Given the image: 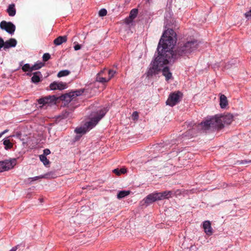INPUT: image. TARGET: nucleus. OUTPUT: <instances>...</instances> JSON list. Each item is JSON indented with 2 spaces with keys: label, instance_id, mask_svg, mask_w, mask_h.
I'll return each mask as SVG.
<instances>
[{
  "label": "nucleus",
  "instance_id": "obj_1",
  "mask_svg": "<svg viewBox=\"0 0 251 251\" xmlns=\"http://www.w3.org/2000/svg\"><path fill=\"white\" fill-rule=\"evenodd\" d=\"M176 33L172 29H168L163 34L160 39L162 50H164L167 57H170L172 63L180 56H188L195 51L199 47V42L195 40L189 41L186 43L180 44L177 49L173 52L172 49L176 43Z\"/></svg>",
  "mask_w": 251,
  "mask_h": 251
},
{
  "label": "nucleus",
  "instance_id": "obj_2",
  "mask_svg": "<svg viewBox=\"0 0 251 251\" xmlns=\"http://www.w3.org/2000/svg\"><path fill=\"white\" fill-rule=\"evenodd\" d=\"M233 121V116L230 114L216 116L201 122L199 129L206 130L211 128H221L225 125H229Z\"/></svg>",
  "mask_w": 251,
  "mask_h": 251
},
{
  "label": "nucleus",
  "instance_id": "obj_3",
  "mask_svg": "<svg viewBox=\"0 0 251 251\" xmlns=\"http://www.w3.org/2000/svg\"><path fill=\"white\" fill-rule=\"evenodd\" d=\"M162 41V39H160L158 45L157 51L158 55L151 63L149 68L147 72V75L148 76H152L158 74L164 65L172 63L171 61L170 57L168 56L167 57L166 53H165L164 50H162L161 42Z\"/></svg>",
  "mask_w": 251,
  "mask_h": 251
},
{
  "label": "nucleus",
  "instance_id": "obj_4",
  "mask_svg": "<svg viewBox=\"0 0 251 251\" xmlns=\"http://www.w3.org/2000/svg\"><path fill=\"white\" fill-rule=\"evenodd\" d=\"M107 110L105 108H101L94 112L91 115L90 120L86 122L83 126L77 127L75 129V132L77 134H84L87 131L93 128L98 122L105 115Z\"/></svg>",
  "mask_w": 251,
  "mask_h": 251
},
{
  "label": "nucleus",
  "instance_id": "obj_5",
  "mask_svg": "<svg viewBox=\"0 0 251 251\" xmlns=\"http://www.w3.org/2000/svg\"><path fill=\"white\" fill-rule=\"evenodd\" d=\"M182 93L179 91L171 94L166 101V104L171 106L176 104L182 98Z\"/></svg>",
  "mask_w": 251,
  "mask_h": 251
},
{
  "label": "nucleus",
  "instance_id": "obj_6",
  "mask_svg": "<svg viewBox=\"0 0 251 251\" xmlns=\"http://www.w3.org/2000/svg\"><path fill=\"white\" fill-rule=\"evenodd\" d=\"M16 164L15 158L0 161V172L8 171L12 169Z\"/></svg>",
  "mask_w": 251,
  "mask_h": 251
},
{
  "label": "nucleus",
  "instance_id": "obj_7",
  "mask_svg": "<svg viewBox=\"0 0 251 251\" xmlns=\"http://www.w3.org/2000/svg\"><path fill=\"white\" fill-rule=\"evenodd\" d=\"M0 28L5 30L9 34H12L14 33L16 27L15 25L11 22H7L5 21H2L0 24Z\"/></svg>",
  "mask_w": 251,
  "mask_h": 251
},
{
  "label": "nucleus",
  "instance_id": "obj_8",
  "mask_svg": "<svg viewBox=\"0 0 251 251\" xmlns=\"http://www.w3.org/2000/svg\"><path fill=\"white\" fill-rule=\"evenodd\" d=\"M57 98L54 96H49L45 98H42L38 100V103L42 104L43 105L48 104L51 105V104H55Z\"/></svg>",
  "mask_w": 251,
  "mask_h": 251
},
{
  "label": "nucleus",
  "instance_id": "obj_9",
  "mask_svg": "<svg viewBox=\"0 0 251 251\" xmlns=\"http://www.w3.org/2000/svg\"><path fill=\"white\" fill-rule=\"evenodd\" d=\"M67 84L62 82L54 81L50 85V89L51 90H62L67 88Z\"/></svg>",
  "mask_w": 251,
  "mask_h": 251
},
{
  "label": "nucleus",
  "instance_id": "obj_10",
  "mask_svg": "<svg viewBox=\"0 0 251 251\" xmlns=\"http://www.w3.org/2000/svg\"><path fill=\"white\" fill-rule=\"evenodd\" d=\"M159 200L160 199L158 193L155 192L148 195L145 199V202L149 204Z\"/></svg>",
  "mask_w": 251,
  "mask_h": 251
},
{
  "label": "nucleus",
  "instance_id": "obj_11",
  "mask_svg": "<svg viewBox=\"0 0 251 251\" xmlns=\"http://www.w3.org/2000/svg\"><path fill=\"white\" fill-rule=\"evenodd\" d=\"M202 227L204 232L207 235L210 236L213 234V229L210 221H205L203 222Z\"/></svg>",
  "mask_w": 251,
  "mask_h": 251
},
{
  "label": "nucleus",
  "instance_id": "obj_12",
  "mask_svg": "<svg viewBox=\"0 0 251 251\" xmlns=\"http://www.w3.org/2000/svg\"><path fill=\"white\" fill-rule=\"evenodd\" d=\"M160 200L169 199L172 197L173 194L172 191H165L162 192H158Z\"/></svg>",
  "mask_w": 251,
  "mask_h": 251
},
{
  "label": "nucleus",
  "instance_id": "obj_13",
  "mask_svg": "<svg viewBox=\"0 0 251 251\" xmlns=\"http://www.w3.org/2000/svg\"><path fill=\"white\" fill-rule=\"evenodd\" d=\"M4 49H9L11 47H15L17 44V41L15 39L11 38L5 42H4Z\"/></svg>",
  "mask_w": 251,
  "mask_h": 251
},
{
  "label": "nucleus",
  "instance_id": "obj_14",
  "mask_svg": "<svg viewBox=\"0 0 251 251\" xmlns=\"http://www.w3.org/2000/svg\"><path fill=\"white\" fill-rule=\"evenodd\" d=\"M163 75L165 77L166 80H168L172 77V73L168 67H165L162 68Z\"/></svg>",
  "mask_w": 251,
  "mask_h": 251
},
{
  "label": "nucleus",
  "instance_id": "obj_15",
  "mask_svg": "<svg viewBox=\"0 0 251 251\" xmlns=\"http://www.w3.org/2000/svg\"><path fill=\"white\" fill-rule=\"evenodd\" d=\"M103 72L104 70H102L97 74L96 78V80L97 81L102 83H104L108 81V79L107 78L101 76L103 73Z\"/></svg>",
  "mask_w": 251,
  "mask_h": 251
},
{
  "label": "nucleus",
  "instance_id": "obj_16",
  "mask_svg": "<svg viewBox=\"0 0 251 251\" xmlns=\"http://www.w3.org/2000/svg\"><path fill=\"white\" fill-rule=\"evenodd\" d=\"M15 7L14 4H11L8 6L7 9V12L9 16L13 17L15 15L16 11Z\"/></svg>",
  "mask_w": 251,
  "mask_h": 251
},
{
  "label": "nucleus",
  "instance_id": "obj_17",
  "mask_svg": "<svg viewBox=\"0 0 251 251\" xmlns=\"http://www.w3.org/2000/svg\"><path fill=\"white\" fill-rule=\"evenodd\" d=\"M67 41V36H59L54 40V44L57 46L60 45Z\"/></svg>",
  "mask_w": 251,
  "mask_h": 251
},
{
  "label": "nucleus",
  "instance_id": "obj_18",
  "mask_svg": "<svg viewBox=\"0 0 251 251\" xmlns=\"http://www.w3.org/2000/svg\"><path fill=\"white\" fill-rule=\"evenodd\" d=\"M227 100L224 95H221L220 98V105L222 108H225L227 105Z\"/></svg>",
  "mask_w": 251,
  "mask_h": 251
},
{
  "label": "nucleus",
  "instance_id": "obj_19",
  "mask_svg": "<svg viewBox=\"0 0 251 251\" xmlns=\"http://www.w3.org/2000/svg\"><path fill=\"white\" fill-rule=\"evenodd\" d=\"M83 93V91L82 90H76L75 91L69 93L68 96L70 98V100H72L75 97L80 96Z\"/></svg>",
  "mask_w": 251,
  "mask_h": 251
},
{
  "label": "nucleus",
  "instance_id": "obj_20",
  "mask_svg": "<svg viewBox=\"0 0 251 251\" xmlns=\"http://www.w3.org/2000/svg\"><path fill=\"white\" fill-rule=\"evenodd\" d=\"M3 144L6 150L11 149L13 147V144L7 138L3 140Z\"/></svg>",
  "mask_w": 251,
  "mask_h": 251
},
{
  "label": "nucleus",
  "instance_id": "obj_21",
  "mask_svg": "<svg viewBox=\"0 0 251 251\" xmlns=\"http://www.w3.org/2000/svg\"><path fill=\"white\" fill-rule=\"evenodd\" d=\"M130 192L129 191H121L117 194V198L119 199H123L128 196L130 194Z\"/></svg>",
  "mask_w": 251,
  "mask_h": 251
},
{
  "label": "nucleus",
  "instance_id": "obj_22",
  "mask_svg": "<svg viewBox=\"0 0 251 251\" xmlns=\"http://www.w3.org/2000/svg\"><path fill=\"white\" fill-rule=\"evenodd\" d=\"M70 74V72L67 70H64L60 71L57 74V76L58 77H61L63 76H66Z\"/></svg>",
  "mask_w": 251,
  "mask_h": 251
},
{
  "label": "nucleus",
  "instance_id": "obj_23",
  "mask_svg": "<svg viewBox=\"0 0 251 251\" xmlns=\"http://www.w3.org/2000/svg\"><path fill=\"white\" fill-rule=\"evenodd\" d=\"M39 158L40 160L43 163V164L46 166L48 165L50 163L49 160L47 159L45 155H40L39 156Z\"/></svg>",
  "mask_w": 251,
  "mask_h": 251
},
{
  "label": "nucleus",
  "instance_id": "obj_24",
  "mask_svg": "<svg viewBox=\"0 0 251 251\" xmlns=\"http://www.w3.org/2000/svg\"><path fill=\"white\" fill-rule=\"evenodd\" d=\"M44 65V63L42 62H39L35 64L34 65L32 66L31 70H36L40 69Z\"/></svg>",
  "mask_w": 251,
  "mask_h": 251
},
{
  "label": "nucleus",
  "instance_id": "obj_25",
  "mask_svg": "<svg viewBox=\"0 0 251 251\" xmlns=\"http://www.w3.org/2000/svg\"><path fill=\"white\" fill-rule=\"evenodd\" d=\"M37 74V73H34L31 78V81L33 83H38L40 81V78L36 75Z\"/></svg>",
  "mask_w": 251,
  "mask_h": 251
},
{
  "label": "nucleus",
  "instance_id": "obj_26",
  "mask_svg": "<svg viewBox=\"0 0 251 251\" xmlns=\"http://www.w3.org/2000/svg\"><path fill=\"white\" fill-rule=\"evenodd\" d=\"M138 13V10L136 9H133L130 13L129 18L131 19H134Z\"/></svg>",
  "mask_w": 251,
  "mask_h": 251
},
{
  "label": "nucleus",
  "instance_id": "obj_27",
  "mask_svg": "<svg viewBox=\"0 0 251 251\" xmlns=\"http://www.w3.org/2000/svg\"><path fill=\"white\" fill-rule=\"evenodd\" d=\"M31 68H32V66L31 67L29 64L27 63V64H25L23 66L22 70L24 72H28V71L32 72L33 71V70H31Z\"/></svg>",
  "mask_w": 251,
  "mask_h": 251
},
{
  "label": "nucleus",
  "instance_id": "obj_28",
  "mask_svg": "<svg viewBox=\"0 0 251 251\" xmlns=\"http://www.w3.org/2000/svg\"><path fill=\"white\" fill-rule=\"evenodd\" d=\"M116 72L115 71H114L112 70H109V71H108L109 77L107 78L108 79V81L111 79V78L114 75L116 74Z\"/></svg>",
  "mask_w": 251,
  "mask_h": 251
},
{
  "label": "nucleus",
  "instance_id": "obj_29",
  "mask_svg": "<svg viewBox=\"0 0 251 251\" xmlns=\"http://www.w3.org/2000/svg\"><path fill=\"white\" fill-rule=\"evenodd\" d=\"M107 14V11L105 9H101L99 11V15L100 16L103 17Z\"/></svg>",
  "mask_w": 251,
  "mask_h": 251
},
{
  "label": "nucleus",
  "instance_id": "obj_30",
  "mask_svg": "<svg viewBox=\"0 0 251 251\" xmlns=\"http://www.w3.org/2000/svg\"><path fill=\"white\" fill-rule=\"evenodd\" d=\"M50 54L48 53H46L43 54V60L44 61H47L48 60L50 59Z\"/></svg>",
  "mask_w": 251,
  "mask_h": 251
},
{
  "label": "nucleus",
  "instance_id": "obj_31",
  "mask_svg": "<svg viewBox=\"0 0 251 251\" xmlns=\"http://www.w3.org/2000/svg\"><path fill=\"white\" fill-rule=\"evenodd\" d=\"M244 15L247 19H251V9L249 11L245 13Z\"/></svg>",
  "mask_w": 251,
  "mask_h": 251
},
{
  "label": "nucleus",
  "instance_id": "obj_32",
  "mask_svg": "<svg viewBox=\"0 0 251 251\" xmlns=\"http://www.w3.org/2000/svg\"><path fill=\"white\" fill-rule=\"evenodd\" d=\"M50 150L47 149H45L44 150V154L43 155H45V156H46V155L50 154Z\"/></svg>",
  "mask_w": 251,
  "mask_h": 251
},
{
  "label": "nucleus",
  "instance_id": "obj_33",
  "mask_svg": "<svg viewBox=\"0 0 251 251\" xmlns=\"http://www.w3.org/2000/svg\"><path fill=\"white\" fill-rule=\"evenodd\" d=\"M4 44L3 40L1 38H0V50L3 47H4Z\"/></svg>",
  "mask_w": 251,
  "mask_h": 251
},
{
  "label": "nucleus",
  "instance_id": "obj_34",
  "mask_svg": "<svg viewBox=\"0 0 251 251\" xmlns=\"http://www.w3.org/2000/svg\"><path fill=\"white\" fill-rule=\"evenodd\" d=\"M81 49V46L79 44H77L74 46V49L75 50H79Z\"/></svg>",
  "mask_w": 251,
  "mask_h": 251
},
{
  "label": "nucleus",
  "instance_id": "obj_35",
  "mask_svg": "<svg viewBox=\"0 0 251 251\" xmlns=\"http://www.w3.org/2000/svg\"><path fill=\"white\" fill-rule=\"evenodd\" d=\"M120 175L122 174H125L126 172V170L125 168H122L119 170Z\"/></svg>",
  "mask_w": 251,
  "mask_h": 251
},
{
  "label": "nucleus",
  "instance_id": "obj_36",
  "mask_svg": "<svg viewBox=\"0 0 251 251\" xmlns=\"http://www.w3.org/2000/svg\"><path fill=\"white\" fill-rule=\"evenodd\" d=\"M138 116V114L137 112H134L132 114V117H134V119L137 118Z\"/></svg>",
  "mask_w": 251,
  "mask_h": 251
},
{
  "label": "nucleus",
  "instance_id": "obj_37",
  "mask_svg": "<svg viewBox=\"0 0 251 251\" xmlns=\"http://www.w3.org/2000/svg\"><path fill=\"white\" fill-rule=\"evenodd\" d=\"M8 131V129H6L5 130H4L3 131H2V132L0 133V138L3 135H4V134H5L6 133H7V132Z\"/></svg>",
  "mask_w": 251,
  "mask_h": 251
},
{
  "label": "nucleus",
  "instance_id": "obj_38",
  "mask_svg": "<svg viewBox=\"0 0 251 251\" xmlns=\"http://www.w3.org/2000/svg\"><path fill=\"white\" fill-rule=\"evenodd\" d=\"M113 172L115 174H116L117 175H120V171H119V170L118 169H114L113 170Z\"/></svg>",
  "mask_w": 251,
  "mask_h": 251
},
{
  "label": "nucleus",
  "instance_id": "obj_39",
  "mask_svg": "<svg viewBox=\"0 0 251 251\" xmlns=\"http://www.w3.org/2000/svg\"><path fill=\"white\" fill-rule=\"evenodd\" d=\"M249 162H251V160H250V161L242 160L241 161L240 164H245V163H248Z\"/></svg>",
  "mask_w": 251,
  "mask_h": 251
},
{
  "label": "nucleus",
  "instance_id": "obj_40",
  "mask_svg": "<svg viewBox=\"0 0 251 251\" xmlns=\"http://www.w3.org/2000/svg\"><path fill=\"white\" fill-rule=\"evenodd\" d=\"M17 250V248L16 247H14L10 251H16V250Z\"/></svg>",
  "mask_w": 251,
  "mask_h": 251
},
{
  "label": "nucleus",
  "instance_id": "obj_41",
  "mask_svg": "<svg viewBox=\"0 0 251 251\" xmlns=\"http://www.w3.org/2000/svg\"><path fill=\"white\" fill-rule=\"evenodd\" d=\"M147 1L149 2L150 0H146Z\"/></svg>",
  "mask_w": 251,
  "mask_h": 251
}]
</instances>
